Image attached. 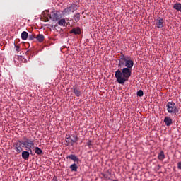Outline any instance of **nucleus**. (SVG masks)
Here are the masks:
<instances>
[{
  "label": "nucleus",
  "mask_w": 181,
  "mask_h": 181,
  "mask_svg": "<svg viewBox=\"0 0 181 181\" xmlns=\"http://www.w3.org/2000/svg\"><path fill=\"white\" fill-rule=\"evenodd\" d=\"M87 145H88V146H89V148H90V146H93V144H91V140H89V141L87 142Z\"/></svg>",
  "instance_id": "obj_25"
},
{
  "label": "nucleus",
  "mask_w": 181,
  "mask_h": 181,
  "mask_svg": "<svg viewBox=\"0 0 181 181\" xmlns=\"http://www.w3.org/2000/svg\"><path fill=\"white\" fill-rule=\"evenodd\" d=\"M73 90H74V93L75 95H76V97H80V95H81V92L80 90H78V89L77 88V86H74Z\"/></svg>",
  "instance_id": "obj_13"
},
{
  "label": "nucleus",
  "mask_w": 181,
  "mask_h": 181,
  "mask_svg": "<svg viewBox=\"0 0 181 181\" xmlns=\"http://www.w3.org/2000/svg\"><path fill=\"white\" fill-rule=\"evenodd\" d=\"M28 36H29V34L28 33V32L23 31L21 33V39H22V40H26L28 39Z\"/></svg>",
  "instance_id": "obj_16"
},
{
  "label": "nucleus",
  "mask_w": 181,
  "mask_h": 181,
  "mask_svg": "<svg viewBox=\"0 0 181 181\" xmlns=\"http://www.w3.org/2000/svg\"><path fill=\"white\" fill-rule=\"evenodd\" d=\"M74 21H76V22H78V21H80V13H77L74 16Z\"/></svg>",
  "instance_id": "obj_23"
},
{
  "label": "nucleus",
  "mask_w": 181,
  "mask_h": 181,
  "mask_svg": "<svg viewBox=\"0 0 181 181\" xmlns=\"http://www.w3.org/2000/svg\"><path fill=\"white\" fill-rule=\"evenodd\" d=\"M174 9L175 11H177L178 12H181V4L180 3H176L173 5Z\"/></svg>",
  "instance_id": "obj_15"
},
{
  "label": "nucleus",
  "mask_w": 181,
  "mask_h": 181,
  "mask_svg": "<svg viewBox=\"0 0 181 181\" xmlns=\"http://www.w3.org/2000/svg\"><path fill=\"white\" fill-rule=\"evenodd\" d=\"M164 122L167 127H170V125H172V119L170 117H165L164 118Z\"/></svg>",
  "instance_id": "obj_10"
},
{
  "label": "nucleus",
  "mask_w": 181,
  "mask_h": 181,
  "mask_svg": "<svg viewBox=\"0 0 181 181\" xmlns=\"http://www.w3.org/2000/svg\"><path fill=\"white\" fill-rule=\"evenodd\" d=\"M21 156L25 160H28L29 159V156H30V153L29 151H21Z\"/></svg>",
  "instance_id": "obj_8"
},
{
  "label": "nucleus",
  "mask_w": 181,
  "mask_h": 181,
  "mask_svg": "<svg viewBox=\"0 0 181 181\" xmlns=\"http://www.w3.org/2000/svg\"><path fill=\"white\" fill-rule=\"evenodd\" d=\"M35 38L40 43H42V42L45 40V35H43V34H38Z\"/></svg>",
  "instance_id": "obj_14"
},
{
  "label": "nucleus",
  "mask_w": 181,
  "mask_h": 181,
  "mask_svg": "<svg viewBox=\"0 0 181 181\" xmlns=\"http://www.w3.org/2000/svg\"><path fill=\"white\" fill-rule=\"evenodd\" d=\"M70 169L72 172H77V169H78V166H77V164L74 163L70 165Z\"/></svg>",
  "instance_id": "obj_18"
},
{
  "label": "nucleus",
  "mask_w": 181,
  "mask_h": 181,
  "mask_svg": "<svg viewBox=\"0 0 181 181\" xmlns=\"http://www.w3.org/2000/svg\"><path fill=\"white\" fill-rule=\"evenodd\" d=\"M32 146H35L33 140H29V139L26 137L24 138V141L18 140L14 144V149L17 153H21V152H23L24 148H27L29 152L32 153V148H30Z\"/></svg>",
  "instance_id": "obj_2"
},
{
  "label": "nucleus",
  "mask_w": 181,
  "mask_h": 181,
  "mask_svg": "<svg viewBox=\"0 0 181 181\" xmlns=\"http://www.w3.org/2000/svg\"><path fill=\"white\" fill-rule=\"evenodd\" d=\"M127 62H130V63L134 62L132 59H128L127 57L125 56L123 53H120L119 57V63L117 64L119 69L124 67L127 64Z\"/></svg>",
  "instance_id": "obj_4"
},
{
  "label": "nucleus",
  "mask_w": 181,
  "mask_h": 181,
  "mask_svg": "<svg viewBox=\"0 0 181 181\" xmlns=\"http://www.w3.org/2000/svg\"><path fill=\"white\" fill-rule=\"evenodd\" d=\"M48 16H49L50 19H52L54 21H59V19L62 18V15H60V13L58 11L53 13L52 16L48 14Z\"/></svg>",
  "instance_id": "obj_6"
},
{
  "label": "nucleus",
  "mask_w": 181,
  "mask_h": 181,
  "mask_svg": "<svg viewBox=\"0 0 181 181\" xmlns=\"http://www.w3.org/2000/svg\"><path fill=\"white\" fill-rule=\"evenodd\" d=\"M177 168L181 170V162L177 163Z\"/></svg>",
  "instance_id": "obj_27"
},
{
  "label": "nucleus",
  "mask_w": 181,
  "mask_h": 181,
  "mask_svg": "<svg viewBox=\"0 0 181 181\" xmlns=\"http://www.w3.org/2000/svg\"><path fill=\"white\" fill-rule=\"evenodd\" d=\"M158 159L159 160H163V159H165V153L163 152V151H161L158 156Z\"/></svg>",
  "instance_id": "obj_17"
},
{
  "label": "nucleus",
  "mask_w": 181,
  "mask_h": 181,
  "mask_svg": "<svg viewBox=\"0 0 181 181\" xmlns=\"http://www.w3.org/2000/svg\"><path fill=\"white\" fill-rule=\"evenodd\" d=\"M76 11V5L72 4L71 6L67 7L64 10V13H70V12H74Z\"/></svg>",
  "instance_id": "obj_7"
},
{
  "label": "nucleus",
  "mask_w": 181,
  "mask_h": 181,
  "mask_svg": "<svg viewBox=\"0 0 181 181\" xmlns=\"http://www.w3.org/2000/svg\"><path fill=\"white\" fill-rule=\"evenodd\" d=\"M112 181H118V180H112Z\"/></svg>",
  "instance_id": "obj_29"
},
{
  "label": "nucleus",
  "mask_w": 181,
  "mask_h": 181,
  "mask_svg": "<svg viewBox=\"0 0 181 181\" xmlns=\"http://www.w3.org/2000/svg\"><path fill=\"white\" fill-rule=\"evenodd\" d=\"M66 159H70L71 160H73L74 162H78L79 159L74 154H71L66 156Z\"/></svg>",
  "instance_id": "obj_9"
},
{
  "label": "nucleus",
  "mask_w": 181,
  "mask_h": 181,
  "mask_svg": "<svg viewBox=\"0 0 181 181\" xmlns=\"http://www.w3.org/2000/svg\"><path fill=\"white\" fill-rule=\"evenodd\" d=\"M46 12H47V13H49V11L47 10Z\"/></svg>",
  "instance_id": "obj_30"
},
{
  "label": "nucleus",
  "mask_w": 181,
  "mask_h": 181,
  "mask_svg": "<svg viewBox=\"0 0 181 181\" xmlns=\"http://www.w3.org/2000/svg\"><path fill=\"white\" fill-rule=\"evenodd\" d=\"M166 107L168 114H171V115H177L179 110L174 102H168L166 105Z\"/></svg>",
  "instance_id": "obj_3"
},
{
  "label": "nucleus",
  "mask_w": 181,
  "mask_h": 181,
  "mask_svg": "<svg viewBox=\"0 0 181 181\" xmlns=\"http://www.w3.org/2000/svg\"><path fill=\"white\" fill-rule=\"evenodd\" d=\"M137 97H144V90H139L136 93Z\"/></svg>",
  "instance_id": "obj_21"
},
{
  "label": "nucleus",
  "mask_w": 181,
  "mask_h": 181,
  "mask_svg": "<svg viewBox=\"0 0 181 181\" xmlns=\"http://www.w3.org/2000/svg\"><path fill=\"white\" fill-rule=\"evenodd\" d=\"M35 39H36V35L30 34V35H28V40H34Z\"/></svg>",
  "instance_id": "obj_22"
},
{
  "label": "nucleus",
  "mask_w": 181,
  "mask_h": 181,
  "mask_svg": "<svg viewBox=\"0 0 181 181\" xmlns=\"http://www.w3.org/2000/svg\"><path fill=\"white\" fill-rule=\"evenodd\" d=\"M14 46L16 47V52H21V46L16 45L15 43H14Z\"/></svg>",
  "instance_id": "obj_24"
},
{
  "label": "nucleus",
  "mask_w": 181,
  "mask_h": 181,
  "mask_svg": "<svg viewBox=\"0 0 181 181\" xmlns=\"http://www.w3.org/2000/svg\"><path fill=\"white\" fill-rule=\"evenodd\" d=\"M102 176H103V177H104L105 179H110V177H108V175H107V174L103 173V174H102Z\"/></svg>",
  "instance_id": "obj_26"
},
{
  "label": "nucleus",
  "mask_w": 181,
  "mask_h": 181,
  "mask_svg": "<svg viewBox=\"0 0 181 181\" xmlns=\"http://www.w3.org/2000/svg\"><path fill=\"white\" fill-rule=\"evenodd\" d=\"M57 23L59 26H66V19L62 18L58 21Z\"/></svg>",
  "instance_id": "obj_19"
},
{
  "label": "nucleus",
  "mask_w": 181,
  "mask_h": 181,
  "mask_svg": "<svg viewBox=\"0 0 181 181\" xmlns=\"http://www.w3.org/2000/svg\"><path fill=\"white\" fill-rule=\"evenodd\" d=\"M132 67H134V62H127L123 67L119 68V69L115 71V77L119 84L124 86L125 81L129 80V77L132 76Z\"/></svg>",
  "instance_id": "obj_1"
},
{
  "label": "nucleus",
  "mask_w": 181,
  "mask_h": 181,
  "mask_svg": "<svg viewBox=\"0 0 181 181\" xmlns=\"http://www.w3.org/2000/svg\"><path fill=\"white\" fill-rule=\"evenodd\" d=\"M52 180L53 181H57V177H54Z\"/></svg>",
  "instance_id": "obj_28"
},
{
  "label": "nucleus",
  "mask_w": 181,
  "mask_h": 181,
  "mask_svg": "<svg viewBox=\"0 0 181 181\" xmlns=\"http://www.w3.org/2000/svg\"><path fill=\"white\" fill-rule=\"evenodd\" d=\"M69 33H74V35H80L81 33V30H80V28H73Z\"/></svg>",
  "instance_id": "obj_12"
},
{
  "label": "nucleus",
  "mask_w": 181,
  "mask_h": 181,
  "mask_svg": "<svg viewBox=\"0 0 181 181\" xmlns=\"http://www.w3.org/2000/svg\"><path fill=\"white\" fill-rule=\"evenodd\" d=\"M69 139L71 141V145L73 146V145H74V144L78 141V137L77 136H71L69 137Z\"/></svg>",
  "instance_id": "obj_11"
},
{
  "label": "nucleus",
  "mask_w": 181,
  "mask_h": 181,
  "mask_svg": "<svg viewBox=\"0 0 181 181\" xmlns=\"http://www.w3.org/2000/svg\"><path fill=\"white\" fill-rule=\"evenodd\" d=\"M155 25L156 28H158V29H162V28H164L165 25H166V23L163 18L158 17L155 21Z\"/></svg>",
  "instance_id": "obj_5"
},
{
  "label": "nucleus",
  "mask_w": 181,
  "mask_h": 181,
  "mask_svg": "<svg viewBox=\"0 0 181 181\" xmlns=\"http://www.w3.org/2000/svg\"><path fill=\"white\" fill-rule=\"evenodd\" d=\"M35 153L36 155H42L43 153V151H42L39 147H35Z\"/></svg>",
  "instance_id": "obj_20"
}]
</instances>
